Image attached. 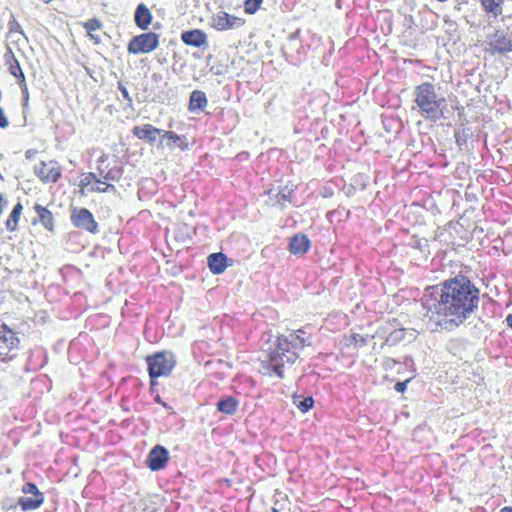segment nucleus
Here are the masks:
<instances>
[{"label": "nucleus", "instance_id": "1", "mask_svg": "<svg viewBox=\"0 0 512 512\" xmlns=\"http://www.w3.org/2000/svg\"><path fill=\"white\" fill-rule=\"evenodd\" d=\"M480 290L466 276L457 275L424 290V317L436 327H458L478 308Z\"/></svg>", "mask_w": 512, "mask_h": 512}, {"label": "nucleus", "instance_id": "2", "mask_svg": "<svg viewBox=\"0 0 512 512\" xmlns=\"http://www.w3.org/2000/svg\"><path fill=\"white\" fill-rule=\"evenodd\" d=\"M312 344V334L301 328L291 332L287 336H278L275 342V348L270 349L268 353L269 364L263 366L267 373L273 372L280 378H283V366L285 363L293 364L298 358V350Z\"/></svg>", "mask_w": 512, "mask_h": 512}, {"label": "nucleus", "instance_id": "3", "mask_svg": "<svg viewBox=\"0 0 512 512\" xmlns=\"http://www.w3.org/2000/svg\"><path fill=\"white\" fill-rule=\"evenodd\" d=\"M415 96V102L426 118L438 119L442 115L445 98L436 92L434 85L430 83L419 85L415 90Z\"/></svg>", "mask_w": 512, "mask_h": 512}, {"label": "nucleus", "instance_id": "4", "mask_svg": "<svg viewBox=\"0 0 512 512\" xmlns=\"http://www.w3.org/2000/svg\"><path fill=\"white\" fill-rule=\"evenodd\" d=\"M146 361L152 385L155 384V378L169 375L176 364L175 356L170 351H162L147 356Z\"/></svg>", "mask_w": 512, "mask_h": 512}, {"label": "nucleus", "instance_id": "5", "mask_svg": "<svg viewBox=\"0 0 512 512\" xmlns=\"http://www.w3.org/2000/svg\"><path fill=\"white\" fill-rule=\"evenodd\" d=\"M19 339L16 333L5 324H0V360H11L17 355Z\"/></svg>", "mask_w": 512, "mask_h": 512}, {"label": "nucleus", "instance_id": "6", "mask_svg": "<svg viewBox=\"0 0 512 512\" xmlns=\"http://www.w3.org/2000/svg\"><path fill=\"white\" fill-rule=\"evenodd\" d=\"M70 221L75 228L82 231L91 234H97L99 231L98 223L87 208L72 207L70 211Z\"/></svg>", "mask_w": 512, "mask_h": 512}, {"label": "nucleus", "instance_id": "7", "mask_svg": "<svg viewBox=\"0 0 512 512\" xmlns=\"http://www.w3.org/2000/svg\"><path fill=\"white\" fill-rule=\"evenodd\" d=\"M158 46V35L149 32L135 36L128 44L127 50L131 54H145L155 50Z\"/></svg>", "mask_w": 512, "mask_h": 512}, {"label": "nucleus", "instance_id": "8", "mask_svg": "<svg viewBox=\"0 0 512 512\" xmlns=\"http://www.w3.org/2000/svg\"><path fill=\"white\" fill-rule=\"evenodd\" d=\"M107 156L102 155L97 160L96 172L101 180L109 182H117L121 179L123 174V168L120 165H113L110 167L107 163Z\"/></svg>", "mask_w": 512, "mask_h": 512}, {"label": "nucleus", "instance_id": "9", "mask_svg": "<svg viewBox=\"0 0 512 512\" xmlns=\"http://www.w3.org/2000/svg\"><path fill=\"white\" fill-rule=\"evenodd\" d=\"M34 172L41 181L46 183H55L61 177V168L55 161L40 162L35 166Z\"/></svg>", "mask_w": 512, "mask_h": 512}, {"label": "nucleus", "instance_id": "10", "mask_svg": "<svg viewBox=\"0 0 512 512\" xmlns=\"http://www.w3.org/2000/svg\"><path fill=\"white\" fill-rule=\"evenodd\" d=\"M168 460V450L161 445H156L149 452L146 459V464L151 471H159L166 466Z\"/></svg>", "mask_w": 512, "mask_h": 512}, {"label": "nucleus", "instance_id": "11", "mask_svg": "<svg viewBox=\"0 0 512 512\" xmlns=\"http://www.w3.org/2000/svg\"><path fill=\"white\" fill-rule=\"evenodd\" d=\"M5 59L6 63L9 65V72L17 78L18 84L20 85L23 93L27 94V85L24 73L20 67L19 62L17 61L11 50H9L7 54H5Z\"/></svg>", "mask_w": 512, "mask_h": 512}, {"label": "nucleus", "instance_id": "12", "mask_svg": "<svg viewBox=\"0 0 512 512\" xmlns=\"http://www.w3.org/2000/svg\"><path fill=\"white\" fill-rule=\"evenodd\" d=\"M181 40L189 46L200 48L207 45L206 34L199 29L185 31L181 34Z\"/></svg>", "mask_w": 512, "mask_h": 512}, {"label": "nucleus", "instance_id": "13", "mask_svg": "<svg viewBox=\"0 0 512 512\" xmlns=\"http://www.w3.org/2000/svg\"><path fill=\"white\" fill-rule=\"evenodd\" d=\"M165 133L160 136V144L170 148L178 147L185 149L188 147V141L185 136H178L171 130H164Z\"/></svg>", "mask_w": 512, "mask_h": 512}, {"label": "nucleus", "instance_id": "14", "mask_svg": "<svg viewBox=\"0 0 512 512\" xmlns=\"http://www.w3.org/2000/svg\"><path fill=\"white\" fill-rule=\"evenodd\" d=\"M310 248V240L304 234L294 235L289 242V251L294 255L305 254Z\"/></svg>", "mask_w": 512, "mask_h": 512}, {"label": "nucleus", "instance_id": "15", "mask_svg": "<svg viewBox=\"0 0 512 512\" xmlns=\"http://www.w3.org/2000/svg\"><path fill=\"white\" fill-rule=\"evenodd\" d=\"M490 45L492 49L500 54L509 52L512 50V42L508 39L503 32H496L490 39Z\"/></svg>", "mask_w": 512, "mask_h": 512}, {"label": "nucleus", "instance_id": "16", "mask_svg": "<svg viewBox=\"0 0 512 512\" xmlns=\"http://www.w3.org/2000/svg\"><path fill=\"white\" fill-rule=\"evenodd\" d=\"M208 267L213 274H221L227 267V257L223 253H212L208 256Z\"/></svg>", "mask_w": 512, "mask_h": 512}, {"label": "nucleus", "instance_id": "17", "mask_svg": "<svg viewBox=\"0 0 512 512\" xmlns=\"http://www.w3.org/2000/svg\"><path fill=\"white\" fill-rule=\"evenodd\" d=\"M239 406V400L233 396H222L217 404V410L226 415H233L236 413Z\"/></svg>", "mask_w": 512, "mask_h": 512}, {"label": "nucleus", "instance_id": "18", "mask_svg": "<svg viewBox=\"0 0 512 512\" xmlns=\"http://www.w3.org/2000/svg\"><path fill=\"white\" fill-rule=\"evenodd\" d=\"M44 502L43 493H39L36 496H21L17 499V503L23 511H29L39 508Z\"/></svg>", "mask_w": 512, "mask_h": 512}, {"label": "nucleus", "instance_id": "19", "mask_svg": "<svg viewBox=\"0 0 512 512\" xmlns=\"http://www.w3.org/2000/svg\"><path fill=\"white\" fill-rule=\"evenodd\" d=\"M136 25L141 29H146L152 20V15L148 7L141 3L137 6L134 15Z\"/></svg>", "mask_w": 512, "mask_h": 512}, {"label": "nucleus", "instance_id": "20", "mask_svg": "<svg viewBox=\"0 0 512 512\" xmlns=\"http://www.w3.org/2000/svg\"><path fill=\"white\" fill-rule=\"evenodd\" d=\"M268 194L270 199H274L276 203L284 205L285 202H292L294 198V189L285 185L284 187H279L276 193H273V190H270Z\"/></svg>", "mask_w": 512, "mask_h": 512}, {"label": "nucleus", "instance_id": "21", "mask_svg": "<svg viewBox=\"0 0 512 512\" xmlns=\"http://www.w3.org/2000/svg\"><path fill=\"white\" fill-rule=\"evenodd\" d=\"M34 210L37 214V220L48 230H54V217L52 213L46 208L39 204H36Z\"/></svg>", "mask_w": 512, "mask_h": 512}, {"label": "nucleus", "instance_id": "22", "mask_svg": "<svg viewBox=\"0 0 512 512\" xmlns=\"http://www.w3.org/2000/svg\"><path fill=\"white\" fill-rule=\"evenodd\" d=\"M207 105V98L204 92L195 90L191 93L189 108L191 111L203 110Z\"/></svg>", "mask_w": 512, "mask_h": 512}, {"label": "nucleus", "instance_id": "23", "mask_svg": "<svg viewBox=\"0 0 512 512\" xmlns=\"http://www.w3.org/2000/svg\"><path fill=\"white\" fill-rule=\"evenodd\" d=\"M23 206L18 202L12 209L8 219L6 220L5 227L9 232L17 229V225L22 214Z\"/></svg>", "mask_w": 512, "mask_h": 512}, {"label": "nucleus", "instance_id": "24", "mask_svg": "<svg viewBox=\"0 0 512 512\" xmlns=\"http://www.w3.org/2000/svg\"><path fill=\"white\" fill-rule=\"evenodd\" d=\"M240 19L231 17L227 13H220L215 19H214V26L218 30H226L229 28H232L236 22H239Z\"/></svg>", "mask_w": 512, "mask_h": 512}, {"label": "nucleus", "instance_id": "25", "mask_svg": "<svg viewBox=\"0 0 512 512\" xmlns=\"http://www.w3.org/2000/svg\"><path fill=\"white\" fill-rule=\"evenodd\" d=\"M292 402L302 413L308 412L314 404V400L311 396L303 397L300 395H293Z\"/></svg>", "mask_w": 512, "mask_h": 512}, {"label": "nucleus", "instance_id": "26", "mask_svg": "<svg viewBox=\"0 0 512 512\" xmlns=\"http://www.w3.org/2000/svg\"><path fill=\"white\" fill-rule=\"evenodd\" d=\"M101 23L97 19H90L89 21L84 23V27L88 32L89 37L96 43H100V38L97 34H95V31L101 28Z\"/></svg>", "mask_w": 512, "mask_h": 512}, {"label": "nucleus", "instance_id": "27", "mask_svg": "<svg viewBox=\"0 0 512 512\" xmlns=\"http://www.w3.org/2000/svg\"><path fill=\"white\" fill-rule=\"evenodd\" d=\"M161 131L162 130H133V134L139 139L153 143L157 140Z\"/></svg>", "mask_w": 512, "mask_h": 512}, {"label": "nucleus", "instance_id": "28", "mask_svg": "<svg viewBox=\"0 0 512 512\" xmlns=\"http://www.w3.org/2000/svg\"><path fill=\"white\" fill-rule=\"evenodd\" d=\"M482 4L486 11L493 13L495 16L501 13L500 5L494 0H482Z\"/></svg>", "mask_w": 512, "mask_h": 512}, {"label": "nucleus", "instance_id": "29", "mask_svg": "<svg viewBox=\"0 0 512 512\" xmlns=\"http://www.w3.org/2000/svg\"><path fill=\"white\" fill-rule=\"evenodd\" d=\"M92 183L101 184L102 180L98 177L97 172L96 173H88L81 179V186L87 187L89 185H92Z\"/></svg>", "mask_w": 512, "mask_h": 512}, {"label": "nucleus", "instance_id": "30", "mask_svg": "<svg viewBox=\"0 0 512 512\" xmlns=\"http://www.w3.org/2000/svg\"><path fill=\"white\" fill-rule=\"evenodd\" d=\"M18 506L19 503H17V499L5 498L1 501V509L4 511L16 509Z\"/></svg>", "mask_w": 512, "mask_h": 512}, {"label": "nucleus", "instance_id": "31", "mask_svg": "<svg viewBox=\"0 0 512 512\" xmlns=\"http://www.w3.org/2000/svg\"><path fill=\"white\" fill-rule=\"evenodd\" d=\"M22 492L25 494V496L33 495L36 496L39 493H41L38 489V487L34 483H25L22 486Z\"/></svg>", "mask_w": 512, "mask_h": 512}, {"label": "nucleus", "instance_id": "32", "mask_svg": "<svg viewBox=\"0 0 512 512\" xmlns=\"http://www.w3.org/2000/svg\"><path fill=\"white\" fill-rule=\"evenodd\" d=\"M263 0H246L245 1V11L253 14L255 13Z\"/></svg>", "mask_w": 512, "mask_h": 512}, {"label": "nucleus", "instance_id": "33", "mask_svg": "<svg viewBox=\"0 0 512 512\" xmlns=\"http://www.w3.org/2000/svg\"><path fill=\"white\" fill-rule=\"evenodd\" d=\"M351 341L356 347H363L368 343V336L354 333L351 335Z\"/></svg>", "mask_w": 512, "mask_h": 512}, {"label": "nucleus", "instance_id": "34", "mask_svg": "<svg viewBox=\"0 0 512 512\" xmlns=\"http://www.w3.org/2000/svg\"><path fill=\"white\" fill-rule=\"evenodd\" d=\"M403 336H404V331L402 329L395 330L389 334L386 341L388 343L394 344V343L400 341L401 339H403Z\"/></svg>", "mask_w": 512, "mask_h": 512}, {"label": "nucleus", "instance_id": "35", "mask_svg": "<svg viewBox=\"0 0 512 512\" xmlns=\"http://www.w3.org/2000/svg\"><path fill=\"white\" fill-rule=\"evenodd\" d=\"M465 130H456L455 131V138L456 142L459 146H462L466 143V137H465Z\"/></svg>", "mask_w": 512, "mask_h": 512}, {"label": "nucleus", "instance_id": "36", "mask_svg": "<svg viewBox=\"0 0 512 512\" xmlns=\"http://www.w3.org/2000/svg\"><path fill=\"white\" fill-rule=\"evenodd\" d=\"M407 383H408V380L403 381V382H397L394 386V389L399 393H403L407 388Z\"/></svg>", "mask_w": 512, "mask_h": 512}, {"label": "nucleus", "instance_id": "37", "mask_svg": "<svg viewBox=\"0 0 512 512\" xmlns=\"http://www.w3.org/2000/svg\"><path fill=\"white\" fill-rule=\"evenodd\" d=\"M119 90L121 91V94L125 99H127L129 102H132V99L129 96L127 88L122 83H119Z\"/></svg>", "mask_w": 512, "mask_h": 512}, {"label": "nucleus", "instance_id": "38", "mask_svg": "<svg viewBox=\"0 0 512 512\" xmlns=\"http://www.w3.org/2000/svg\"><path fill=\"white\" fill-rule=\"evenodd\" d=\"M101 184H104L103 192H110V191L114 192V191H116L115 185H113L111 183H108V181L102 180Z\"/></svg>", "mask_w": 512, "mask_h": 512}, {"label": "nucleus", "instance_id": "39", "mask_svg": "<svg viewBox=\"0 0 512 512\" xmlns=\"http://www.w3.org/2000/svg\"><path fill=\"white\" fill-rule=\"evenodd\" d=\"M8 126V119L5 117L3 109L0 107V128Z\"/></svg>", "mask_w": 512, "mask_h": 512}, {"label": "nucleus", "instance_id": "40", "mask_svg": "<svg viewBox=\"0 0 512 512\" xmlns=\"http://www.w3.org/2000/svg\"><path fill=\"white\" fill-rule=\"evenodd\" d=\"M466 5L467 2H465L464 0H460L454 5L453 9L457 12H461Z\"/></svg>", "mask_w": 512, "mask_h": 512}, {"label": "nucleus", "instance_id": "41", "mask_svg": "<svg viewBox=\"0 0 512 512\" xmlns=\"http://www.w3.org/2000/svg\"><path fill=\"white\" fill-rule=\"evenodd\" d=\"M103 187H104V184H97V183H94L93 185H91V187L89 188V191H92V192H103Z\"/></svg>", "mask_w": 512, "mask_h": 512}, {"label": "nucleus", "instance_id": "42", "mask_svg": "<svg viewBox=\"0 0 512 512\" xmlns=\"http://www.w3.org/2000/svg\"><path fill=\"white\" fill-rule=\"evenodd\" d=\"M7 205V199L3 196V194H0V214L3 212Z\"/></svg>", "mask_w": 512, "mask_h": 512}, {"label": "nucleus", "instance_id": "43", "mask_svg": "<svg viewBox=\"0 0 512 512\" xmlns=\"http://www.w3.org/2000/svg\"><path fill=\"white\" fill-rule=\"evenodd\" d=\"M36 154H37V150L29 149L26 151L25 157L30 160V159H33Z\"/></svg>", "mask_w": 512, "mask_h": 512}, {"label": "nucleus", "instance_id": "44", "mask_svg": "<svg viewBox=\"0 0 512 512\" xmlns=\"http://www.w3.org/2000/svg\"><path fill=\"white\" fill-rule=\"evenodd\" d=\"M506 321L508 326L512 328V313L507 316Z\"/></svg>", "mask_w": 512, "mask_h": 512}, {"label": "nucleus", "instance_id": "45", "mask_svg": "<svg viewBox=\"0 0 512 512\" xmlns=\"http://www.w3.org/2000/svg\"><path fill=\"white\" fill-rule=\"evenodd\" d=\"M501 512H512V507L511 506H505L501 509Z\"/></svg>", "mask_w": 512, "mask_h": 512}, {"label": "nucleus", "instance_id": "46", "mask_svg": "<svg viewBox=\"0 0 512 512\" xmlns=\"http://www.w3.org/2000/svg\"><path fill=\"white\" fill-rule=\"evenodd\" d=\"M271 511L272 512H279V510L277 508H275V507H273Z\"/></svg>", "mask_w": 512, "mask_h": 512}, {"label": "nucleus", "instance_id": "47", "mask_svg": "<svg viewBox=\"0 0 512 512\" xmlns=\"http://www.w3.org/2000/svg\"><path fill=\"white\" fill-rule=\"evenodd\" d=\"M144 128H153L151 125H145Z\"/></svg>", "mask_w": 512, "mask_h": 512}, {"label": "nucleus", "instance_id": "48", "mask_svg": "<svg viewBox=\"0 0 512 512\" xmlns=\"http://www.w3.org/2000/svg\"><path fill=\"white\" fill-rule=\"evenodd\" d=\"M42 1H43V2H45V3H49V2H51L52 0H42Z\"/></svg>", "mask_w": 512, "mask_h": 512}, {"label": "nucleus", "instance_id": "49", "mask_svg": "<svg viewBox=\"0 0 512 512\" xmlns=\"http://www.w3.org/2000/svg\"><path fill=\"white\" fill-rule=\"evenodd\" d=\"M157 402L161 403L160 401V397L158 396L157 399H156Z\"/></svg>", "mask_w": 512, "mask_h": 512}]
</instances>
